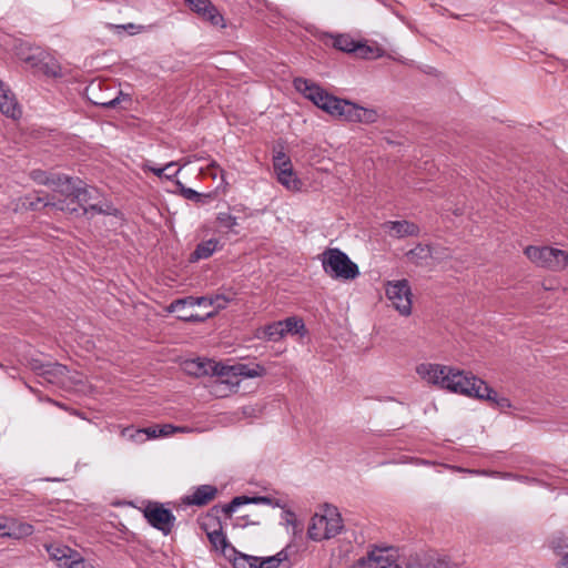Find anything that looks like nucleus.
Here are the masks:
<instances>
[{
	"instance_id": "nucleus-48",
	"label": "nucleus",
	"mask_w": 568,
	"mask_h": 568,
	"mask_svg": "<svg viewBox=\"0 0 568 568\" xmlns=\"http://www.w3.org/2000/svg\"><path fill=\"white\" fill-rule=\"evenodd\" d=\"M278 558L274 556L270 557H260V560L257 561V568H278Z\"/></svg>"
},
{
	"instance_id": "nucleus-53",
	"label": "nucleus",
	"mask_w": 568,
	"mask_h": 568,
	"mask_svg": "<svg viewBox=\"0 0 568 568\" xmlns=\"http://www.w3.org/2000/svg\"><path fill=\"white\" fill-rule=\"evenodd\" d=\"M155 428H156V437H159V436H168V435L172 434L175 430V428L172 425H164L161 428H158V427H155Z\"/></svg>"
},
{
	"instance_id": "nucleus-28",
	"label": "nucleus",
	"mask_w": 568,
	"mask_h": 568,
	"mask_svg": "<svg viewBox=\"0 0 568 568\" xmlns=\"http://www.w3.org/2000/svg\"><path fill=\"white\" fill-rule=\"evenodd\" d=\"M257 337L265 338L271 342L280 341L282 337H284L283 324L281 321H277L262 327L257 333Z\"/></svg>"
},
{
	"instance_id": "nucleus-56",
	"label": "nucleus",
	"mask_w": 568,
	"mask_h": 568,
	"mask_svg": "<svg viewBox=\"0 0 568 568\" xmlns=\"http://www.w3.org/2000/svg\"><path fill=\"white\" fill-rule=\"evenodd\" d=\"M274 557L278 558V565H281L283 561H286L288 559L286 549H282L276 555H274Z\"/></svg>"
},
{
	"instance_id": "nucleus-34",
	"label": "nucleus",
	"mask_w": 568,
	"mask_h": 568,
	"mask_svg": "<svg viewBox=\"0 0 568 568\" xmlns=\"http://www.w3.org/2000/svg\"><path fill=\"white\" fill-rule=\"evenodd\" d=\"M118 212L110 203L100 202V203H91L88 207H84V215H94V214H104V215H115Z\"/></svg>"
},
{
	"instance_id": "nucleus-59",
	"label": "nucleus",
	"mask_w": 568,
	"mask_h": 568,
	"mask_svg": "<svg viewBox=\"0 0 568 568\" xmlns=\"http://www.w3.org/2000/svg\"><path fill=\"white\" fill-rule=\"evenodd\" d=\"M559 568H568V552L562 556Z\"/></svg>"
},
{
	"instance_id": "nucleus-61",
	"label": "nucleus",
	"mask_w": 568,
	"mask_h": 568,
	"mask_svg": "<svg viewBox=\"0 0 568 568\" xmlns=\"http://www.w3.org/2000/svg\"><path fill=\"white\" fill-rule=\"evenodd\" d=\"M48 402L53 403L55 406L62 407V405H61V404H59V403H57V402H54V400H52V399H48Z\"/></svg>"
},
{
	"instance_id": "nucleus-7",
	"label": "nucleus",
	"mask_w": 568,
	"mask_h": 568,
	"mask_svg": "<svg viewBox=\"0 0 568 568\" xmlns=\"http://www.w3.org/2000/svg\"><path fill=\"white\" fill-rule=\"evenodd\" d=\"M293 83L296 91L323 110L331 93L317 83L305 78H296Z\"/></svg>"
},
{
	"instance_id": "nucleus-3",
	"label": "nucleus",
	"mask_w": 568,
	"mask_h": 568,
	"mask_svg": "<svg viewBox=\"0 0 568 568\" xmlns=\"http://www.w3.org/2000/svg\"><path fill=\"white\" fill-rule=\"evenodd\" d=\"M324 272L335 280H354L359 275V268L348 255L339 248H327L322 254Z\"/></svg>"
},
{
	"instance_id": "nucleus-1",
	"label": "nucleus",
	"mask_w": 568,
	"mask_h": 568,
	"mask_svg": "<svg viewBox=\"0 0 568 568\" xmlns=\"http://www.w3.org/2000/svg\"><path fill=\"white\" fill-rule=\"evenodd\" d=\"M416 371L427 383L440 388L487 400L491 407L500 410L511 407L507 397L499 396L485 381L476 377L470 372L439 364H420Z\"/></svg>"
},
{
	"instance_id": "nucleus-11",
	"label": "nucleus",
	"mask_w": 568,
	"mask_h": 568,
	"mask_svg": "<svg viewBox=\"0 0 568 568\" xmlns=\"http://www.w3.org/2000/svg\"><path fill=\"white\" fill-rule=\"evenodd\" d=\"M85 94L92 104L105 109L116 108L120 104L121 99L125 97L122 91H118L112 98L104 97L102 94V82L100 81L91 82L85 89Z\"/></svg>"
},
{
	"instance_id": "nucleus-4",
	"label": "nucleus",
	"mask_w": 568,
	"mask_h": 568,
	"mask_svg": "<svg viewBox=\"0 0 568 568\" xmlns=\"http://www.w3.org/2000/svg\"><path fill=\"white\" fill-rule=\"evenodd\" d=\"M386 296L402 315L412 313V291L407 280L388 282Z\"/></svg>"
},
{
	"instance_id": "nucleus-10",
	"label": "nucleus",
	"mask_w": 568,
	"mask_h": 568,
	"mask_svg": "<svg viewBox=\"0 0 568 568\" xmlns=\"http://www.w3.org/2000/svg\"><path fill=\"white\" fill-rule=\"evenodd\" d=\"M189 8L201 19L215 27H225L224 18L211 0H184Z\"/></svg>"
},
{
	"instance_id": "nucleus-38",
	"label": "nucleus",
	"mask_w": 568,
	"mask_h": 568,
	"mask_svg": "<svg viewBox=\"0 0 568 568\" xmlns=\"http://www.w3.org/2000/svg\"><path fill=\"white\" fill-rule=\"evenodd\" d=\"M357 110V103L344 99L343 110L341 111L338 118L348 122H354Z\"/></svg>"
},
{
	"instance_id": "nucleus-31",
	"label": "nucleus",
	"mask_w": 568,
	"mask_h": 568,
	"mask_svg": "<svg viewBox=\"0 0 568 568\" xmlns=\"http://www.w3.org/2000/svg\"><path fill=\"white\" fill-rule=\"evenodd\" d=\"M176 166V162L172 161L168 164H165L164 166L162 168H156V166H153L152 163L150 161H148L144 165H143V170L144 171H150L152 172L155 176L158 178H165L168 180H171L173 179L174 176L178 175V173L180 172L181 168L176 169L174 172L172 173H166L168 169H172Z\"/></svg>"
},
{
	"instance_id": "nucleus-6",
	"label": "nucleus",
	"mask_w": 568,
	"mask_h": 568,
	"mask_svg": "<svg viewBox=\"0 0 568 568\" xmlns=\"http://www.w3.org/2000/svg\"><path fill=\"white\" fill-rule=\"evenodd\" d=\"M82 181L77 179L74 186L72 187V192H70V196L65 197L67 204H70V207H75L77 211L72 214L79 212V210L84 213V207H88L91 204L92 200H95L99 195V192L95 187L89 185H81Z\"/></svg>"
},
{
	"instance_id": "nucleus-60",
	"label": "nucleus",
	"mask_w": 568,
	"mask_h": 568,
	"mask_svg": "<svg viewBox=\"0 0 568 568\" xmlns=\"http://www.w3.org/2000/svg\"><path fill=\"white\" fill-rule=\"evenodd\" d=\"M122 28H124V29H126V28L128 29H132V28H134V24L133 23H129L128 26H122Z\"/></svg>"
},
{
	"instance_id": "nucleus-41",
	"label": "nucleus",
	"mask_w": 568,
	"mask_h": 568,
	"mask_svg": "<svg viewBox=\"0 0 568 568\" xmlns=\"http://www.w3.org/2000/svg\"><path fill=\"white\" fill-rule=\"evenodd\" d=\"M273 165L277 173L283 169L292 168L291 160L284 152H277V154L273 156Z\"/></svg>"
},
{
	"instance_id": "nucleus-42",
	"label": "nucleus",
	"mask_w": 568,
	"mask_h": 568,
	"mask_svg": "<svg viewBox=\"0 0 568 568\" xmlns=\"http://www.w3.org/2000/svg\"><path fill=\"white\" fill-rule=\"evenodd\" d=\"M52 172L43 171V170H33L30 174L31 179L41 185L50 184Z\"/></svg>"
},
{
	"instance_id": "nucleus-14",
	"label": "nucleus",
	"mask_w": 568,
	"mask_h": 568,
	"mask_svg": "<svg viewBox=\"0 0 568 568\" xmlns=\"http://www.w3.org/2000/svg\"><path fill=\"white\" fill-rule=\"evenodd\" d=\"M68 373L69 369L65 365L48 362L39 377L42 378L41 383L43 384L47 383L54 386L64 387L67 384Z\"/></svg>"
},
{
	"instance_id": "nucleus-2",
	"label": "nucleus",
	"mask_w": 568,
	"mask_h": 568,
	"mask_svg": "<svg viewBox=\"0 0 568 568\" xmlns=\"http://www.w3.org/2000/svg\"><path fill=\"white\" fill-rule=\"evenodd\" d=\"M196 366V371H192L196 375H213L221 378L220 385L225 384L231 388L237 387L240 381H233L231 378L244 377L255 378L266 374V369L261 364H243L237 363L232 366H225L213 361H192L189 367Z\"/></svg>"
},
{
	"instance_id": "nucleus-15",
	"label": "nucleus",
	"mask_w": 568,
	"mask_h": 568,
	"mask_svg": "<svg viewBox=\"0 0 568 568\" xmlns=\"http://www.w3.org/2000/svg\"><path fill=\"white\" fill-rule=\"evenodd\" d=\"M217 488L213 485H200L195 487L192 494L182 498V503L187 506H204L215 498Z\"/></svg>"
},
{
	"instance_id": "nucleus-57",
	"label": "nucleus",
	"mask_w": 568,
	"mask_h": 568,
	"mask_svg": "<svg viewBox=\"0 0 568 568\" xmlns=\"http://www.w3.org/2000/svg\"><path fill=\"white\" fill-rule=\"evenodd\" d=\"M12 532L7 531V525L3 523L2 518L0 517V537L6 536H12Z\"/></svg>"
},
{
	"instance_id": "nucleus-16",
	"label": "nucleus",
	"mask_w": 568,
	"mask_h": 568,
	"mask_svg": "<svg viewBox=\"0 0 568 568\" xmlns=\"http://www.w3.org/2000/svg\"><path fill=\"white\" fill-rule=\"evenodd\" d=\"M0 111L12 119H17L21 114L14 94L3 82L0 84Z\"/></svg>"
},
{
	"instance_id": "nucleus-21",
	"label": "nucleus",
	"mask_w": 568,
	"mask_h": 568,
	"mask_svg": "<svg viewBox=\"0 0 568 568\" xmlns=\"http://www.w3.org/2000/svg\"><path fill=\"white\" fill-rule=\"evenodd\" d=\"M220 241L217 239H209L199 243L191 254V261L196 262L211 257L219 248Z\"/></svg>"
},
{
	"instance_id": "nucleus-39",
	"label": "nucleus",
	"mask_w": 568,
	"mask_h": 568,
	"mask_svg": "<svg viewBox=\"0 0 568 568\" xmlns=\"http://www.w3.org/2000/svg\"><path fill=\"white\" fill-rule=\"evenodd\" d=\"M293 169H283L277 173L278 182L282 183L287 189H295L297 186L298 181L293 178Z\"/></svg>"
},
{
	"instance_id": "nucleus-23",
	"label": "nucleus",
	"mask_w": 568,
	"mask_h": 568,
	"mask_svg": "<svg viewBox=\"0 0 568 568\" xmlns=\"http://www.w3.org/2000/svg\"><path fill=\"white\" fill-rule=\"evenodd\" d=\"M432 256V247L420 243L406 253L407 260L417 266H423Z\"/></svg>"
},
{
	"instance_id": "nucleus-40",
	"label": "nucleus",
	"mask_w": 568,
	"mask_h": 568,
	"mask_svg": "<svg viewBox=\"0 0 568 568\" xmlns=\"http://www.w3.org/2000/svg\"><path fill=\"white\" fill-rule=\"evenodd\" d=\"M230 297L223 294H216L214 296H209V306H213L215 308L213 311L215 315L220 310H224L230 303Z\"/></svg>"
},
{
	"instance_id": "nucleus-12",
	"label": "nucleus",
	"mask_w": 568,
	"mask_h": 568,
	"mask_svg": "<svg viewBox=\"0 0 568 568\" xmlns=\"http://www.w3.org/2000/svg\"><path fill=\"white\" fill-rule=\"evenodd\" d=\"M383 231L394 239H404L408 236H418L420 229L419 226L410 221H386L382 224Z\"/></svg>"
},
{
	"instance_id": "nucleus-46",
	"label": "nucleus",
	"mask_w": 568,
	"mask_h": 568,
	"mask_svg": "<svg viewBox=\"0 0 568 568\" xmlns=\"http://www.w3.org/2000/svg\"><path fill=\"white\" fill-rule=\"evenodd\" d=\"M407 568H449L448 562L444 559H437L435 561H430L426 565L420 564H409Z\"/></svg>"
},
{
	"instance_id": "nucleus-47",
	"label": "nucleus",
	"mask_w": 568,
	"mask_h": 568,
	"mask_svg": "<svg viewBox=\"0 0 568 568\" xmlns=\"http://www.w3.org/2000/svg\"><path fill=\"white\" fill-rule=\"evenodd\" d=\"M357 47L358 49L354 53L359 58L369 59L374 53V49L363 42L358 41Z\"/></svg>"
},
{
	"instance_id": "nucleus-30",
	"label": "nucleus",
	"mask_w": 568,
	"mask_h": 568,
	"mask_svg": "<svg viewBox=\"0 0 568 568\" xmlns=\"http://www.w3.org/2000/svg\"><path fill=\"white\" fill-rule=\"evenodd\" d=\"M283 324V334H300L304 335L306 333L305 324L302 318L296 316L287 317L281 321Z\"/></svg>"
},
{
	"instance_id": "nucleus-64",
	"label": "nucleus",
	"mask_w": 568,
	"mask_h": 568,
	"mask_svg": "<svg viewBox=\"0 0 568 568\" xmlns=\"http://www.w3.org/2000/svg\"><path fill=\"white\" fill-rule=\"evenodd\" d=\"M2 83V81L0 80V84Z\"/></svg>"
},
{
	"instance_id": "nucleus-55",
	"label": "nucleus",
	"mask_w": 568,
	"mask_h": 568,
	"mask_svg": "<svg viewBox=\"0 0 568 568\" xmlns=\"http://www.w3.org/2000/svg\"><path fill=\"white\" fill-rule=\"evenodd\" d=\"M212 169H214L215 171L212 173L213 178L216 179L217 176V173L221 175L222 180H224V170L220 168V165H217L215 162H213L211 165H210Z\"/></svg>"
},
{
	"instance_id": "nucleus-62",
	"label": "nucleus",
	"mask_w": 568,
	"mask_h": 568,
	"mask_svg": "<svg viewBox=\"0 0 568 568\" xmlns=\"http://www.w3.org/2000/svg\"><path fill=\"white\" fill-rule=\"evenodd\" d=\"M173 169H174V168H172V169H168L166 173H172V172H174L175 170H173Z\"/></svg>"
},
{
	"instance_id": "nucleus-51",
	"label": "nucleus",
	"mask_w": 568,
	"mask_h": 568,
	"mask_svg": "<svg viewBox=\"0 0 568 568\" xmlns=\"http://www.w3.org/2000/svg\"><path fill=\"white\" fill-rule=\"evenodd\" d=\"M557 260H558V266L556 267L557 271H562L566 267H568V252L559 250L557 252Z\"/></svg>"
},
{
	"instance_id": "nucleus-8",
	"label": "nucleus",
	"mask_w": 568,
	"mask_h": 568,
	"mask_svg": "<svg viewBox=\"0 0 568 568\" xmlns=\"http://www.w3.org/2000/svg\"><path fill=\"white\" fill-rule=\"evenodd\" d=\"M558 248L550 246L529 245L525 248V255L537 266L548 268L556 272L558 266L557 260Z\"/></svg>"
},
{
	"instance_id": "nucleus-24",
	"label": "nucleus",
	"mask_w": 568,
	"mask_h": 568,
	"mask_svg": "<svg viewBox=\"0 0 568 568\" xmlns=\"http://www.w3.org/2000/svg\"><path fill=\"white\" fill-rule=\"evenodd\" d=\"M326 525L327 520L322 515H314L307 529L308 538L315 541L326 539Z\"/></svg>"
},
{
	"instance_id": "nucleus-18",
	"label": "nucleus",
	"mask_w": 568,
	"mask_h": 568,
	"mask_svg": "<svg viewBox=\"0 0 568 568\" xmlns=\"http://www.w3.org/2000/svg\"><path fill=\"white\" fill-rule=\"evenodd\" d=\"M47 551L50 558L57 561L60 568H65L70 560L73 558V555L78 552L68 546L59 544H51L47 546Z\"/></svg>"
},
{
	"instance_id": "nucleus-37",
	"label": "nucleus",
	"mask_w": 568,
	"mask_h": 568,
	"mask_svg": "<svg viewBox=\"0 0 568 568\" xmlns=\"http://www.w3.org/2000/svg\"><path fill=\"white\" fill-rule=\"evenodd\" d=\"M344 99L337 98L333 94L327 99L323 111L328 113L332 116H339L341 111L343 110Z\"/></svg>"
},
{
	"instance_id": "nucleus-27",
	"label": "nucleus",
	"mask_w": 568,
	"mask_h": 568,
	"mask_svg": "<svg viewBox=\"0 0 568 568\" xmlns=\"http://www.w3.org/2000/svg\"><path fill=\"white\" fill-rule=\"evenodd\" d=\"M328 37L332 39V45L336 50L354 53L358 49V41H355L349 34H328Z\"/></svg>"
},
{
	"instance_id": "nucleus-20",
	"label": "nucleus",
	"mask_w": 568,
	"mask_h": 568,
	"mask_svg": "<svg viewBox=\"0 0 568 568\" xmlns=\"http://www.w3.org/2000/svg\"><path fill=\"white\" fill-rule=\"evenodd\" d=\"M207 538L213 548L221 551L223 556L231 558L232 555L236 552L235 547L229 542L223 532V528L217 531L209 532Z\"/></svg>"
},
{
	"instance_id": "nucleus-49",
	"label": "nucleus",
	"mask_w": 568,
	"mask_h": 568,
	"mask_svg": "<svg viewBox=\"0 0 568 568\" xmlns=\"http://www.w3.org/2000/svg\"><path fill=\"white\" fill-rule=\"evenodd\" d=\"M282 518L283 520H285V524L287 526H292L293 528H296L298 526L295 513L291 509H287L286 507L283 509Z\"/></svg>"
},
{
	"instance_id": "nucleus-36",
	"label": "nucleus",
	"mask_w": 568,
	"mask_h": 568,
	"mask_svg": "<svg viewBox=\"0 0 568 568\" xmlns=\"http://www.w3.org/2000/svg\"><path fill=\"white\" fill-rule=\"evenodd\" d=\"M216 221L222 227L231 231L234 234H239V232L235 231V226L239 225L236 216L232 215L229 212H219L216 215Z\"/></svg>"
},
{
	"instance_id": "nucleus-17",
	"label": "nucleus",
	"mask_w": 568,
	"mask_h": 568,
	"mask_svg": "<svg viewBox=\"0 0 568 568\" xmlns=\"http://www.w3.org/2000/svg\"><path fill=\"white\" fill-rule=\"evenodd\" d=\"M222 507L223 506H214L207 511V514L197 519L201 529L205 531L206 536L209 535V532L222 529V523L219 516L220 513L225 514L222 510Z\"/></svg>"
},
{
	"instance_id": "nucleus-29",
	"label": "nucleus",
	"mask_w": 568,
	"mask_h": 568,
	"mask_svg": "<svg viewBox=\"0 0 568 568\" xmlns=\"http://www.w3.org/2000/svg\"><path fill=\"white\" fill-rule=\"evenodd\" d=\"M36 73L43 74L51 78L61 77V67L59 63L48 53L47 59H43L39 69Z\"/></svg>"
},
{
	"instance_id": "nucleus-45",
	"label": "nucleus",
	"mask_w": 568,
	"mask_h": 568,
	"mask_svg": "<svg viewBox=\"0 0 568 568\" xmlns=\"http://www.w3.org/2000/svg\"><path fill=\"white\" fill-rule=\"evenodd\" d=\"M213 316H214V312H210L205 316H201L199 314H179L178 318L181 321H184V322H189V323H202L205 320L213 317Z\"/></svg>"
},
{
	"instance_id": "nucleus-43",
	"label": "nucleus",
	"mask_w": 568,
	"mask_h": 568,
	"mask_svg": "<svg viewBox=\"0 0 568 568\" xmlns=\"http://www.w3.org/2000/svg\"><path fill=\"white\" fill-rule=\"evenodd\" d=\"M549 547L557 554H562L566 549H568L567 540L561 536H556L549 541Z\"/></svg>"
},
{
	"instance_id": "nucleus-32",
	"label": "nucleus",
	"mask_w": 568,
	"mask_h": 568,
	"mask_svg": "<svg viewBox=\"0 0 568 568\" xmlns=\"http://www.w3.org/2000/svg\"><path fill=\"white\" fill-rule=\"evenodd\" d=\"M234 568H257L260 557L248 556L236 550L230 558Z\"/></svg>"
},
{
	"instance_id": "nucleus-50",
	"label": "nucleus",
	"mask_w": 568,
	"mask_h": 568,
	"mask_svg": "<svg viewBox=\"0 0 568 568\" xmlns=\"http://www.w3.org/2000/svg\"><path fill=\"white\" fill-rule=\"evenodd\" d=\"M34 49V47H31L30 44L28 43H20L17 48H16V54L18 57V59L24 63V57H28L30 55V52L31 50Z\"/></svg>"
},
{
	"instance_id": "nucleus-44",
	"label": "nucleus",
	"mask_w": 568,
	"mask_h": 568,
	"mask_svg": "<svg viewBox=\"0 0 568 568\" xmlns=\"http://www.w3.org/2000/svg\"><path fill=\"white\" fill-rule=\"evenodd\" d=\"M65 568H95L89 560L84 559L79 552L73 555Z\"/></svg>"
},
{
	"instance_id": "nucleus-25",
	"label": "nucleus",
	"mask_w": 568,
	"mask_h": 568,
	"mask_svg": "<svg viewBox=\"0 0 568 568\" xmlns=\"http://www.w3.org/2000/svg\"><path fill=\"white\" fill-rule=\"evenodd\" d=\"M121 435L135 443H142L150 438L156 437V428L148 427L142 429H135L134 427H125L122 429Z\"/></svg>"
},
{
	"instance_id": "nucleus-54",
	"label": "nucleus",
	"mask_w": 568,
	"mask_h": 568,
	"mask_svg": "<svg viewBox=\"0 0 568 568\" xmlns=\"http://www.w3.org/2000/svg\"><path fill=\"white\" fill-rule=\"evenodd\" d=\"M18 529L21 536H29L33 532V526L30 524H21Z\"/></svg>"
},
{
	"instance_id": "nucleus-58",
	"label": "nucleus",
	"mask_w": 568,
	"mask_h": 568,
	"mask_svg": "<svg viewBox=\"0 0 568 568\" xmlns=\"http://www.w3.org/2000/svg\"><path fill=\"white\" fill-rule=\"evenodd\" d=\"M186 197L193 200L199 196V193L192 189L185 190Z\"/></svg>"
},
{
	"instance_id": "nucleus-13",
	"label": "nucleus",
	"mask_w": 568,
	"mask_h": 568,
	"mask_svg": "<svg viewBox=\"0 0 568 568\" xmlns=\"http://www.w3.org/2000/svg\"><path fill=\"white\" fill-rule=\"evenodd\" d=\"M23 205H26L30 210L51 207L68 213H73L77 211L75 207H70V204H67V200L53 201L49 196H41L40 193H37L34 196H27Z\"/></svg>"
},
{
	"instance_id": "nucleus-19",
	"label": "nucleus",
	"mask_w": 568,
	"mask_h": 568,
	"mask_svg": "<svg viewBox=\"0 0 568 568\" xmlns=\"http://www.w3.org/2000/svg\"><path fill=\"white\" fill-rule=\"evenodd\" d=\"M326 520V539L337 536L343 529V520L341 514L335 507H326L325 514L322 515Z\"/></svg>"
},
{
	"instance_id": "nucleus-5",
	"label": "nucleus",
	"mask_w": 568,
	"mask_h": 568,
	"mask_svg": "<svg viewBox=\"0 0 568 568\" xmlns=\"http://www.w3.org/2000/svg\"><path fill=\"white\" fill-rule=\"evenodd\" d=\"M143 514L148 523L164 535H169L175 524V516L160 503H149Z\"/></svg>"
},
{
	"instance_id": "nucleus-26",
	"label": "nucleus",
	"mask_w": 568,
	"mask_h": 568,
	"mask_svg": "<svg viewBox=\"0 0 568 568\" xmlns=\"http://www.w3.org/2000/svg\"><path fill=\"white\" fill-rule=\"evenodd\" d=\"M201 305L209 306V296H186L184 298L175 300L168 306V311L170 313H174L179 312L181 308H185L186 306L194 307Z\"/></svg>"
},
{
	"instance_id": "nucleus-22",
	"label": "nucleus",
	"mask_w": 568,
	"mask_h": 568,
	"mask_svg": "<svg viewBox=\"0 0 568 568\" xmlns=\"http://www.w3.org/2000/svg\"><path fill=\"white\" fill-rule=\"evenodd\" d=\"M51 180L49 186H52L55 192L65 197L70 196V192H72V187L77 182L73 178L61 173H52Z\"/></svg>"
},
{
	"instance_id": "nucleus-9",
	"label": "nucleus",
	"mask_w": 568,
	"mask_h": 568,
	"mask_svg": "<svg viewBox=\"0 0 568 568\" xmlns=\"http://www.w3.org/2000/svg\"><path fill=\"white\" fill-rule=\"evenodd\" d=\"M255 504V505H268L273 508L284 509L286 504L278 498L270 497V496H236L229 504L223 505L222 510L226 516H231L233 513L237 510L240 506Z\"/></svg>"
},
{
	"instance_id": "nucleus-63",
	"label": "nucleus",
	"mask_w": 568,
	"mask_h": 568,
	"mask_svg": "<svg viewBox=\"0 0 568 568\" xmlns=\"http://www.w3.org/2000/svg\"><path fill=\"white\" fill-rule=\"evenodd\" d=\"M184 310H185V308H181L178 313L185 314V313H184Z\"/></svg>"
},
{
	"instance_id": "nucleus-35",
	"label": "nucleus",
	"mask_w": 568,
	"mask_h": 568,
	"mask_svg": "<svg viewBox=\"0 0 568 568\" xmlns=\"http://www.w3.org/2000/svg\"><path fill=\"white\" fill-rule=\"evenodd\" d=\"M378 120V113L375 109L358 105L354 123H375Z\"/></svg>"
},
{
	"instance_id": "nucleus-52",
	"label": "nucleus",
	"mask_w": 568,
	"mask_h": 568,
	"mask_svg": "<svg viewBox=\"0 0 568 568\" xmlns=\"http://www.w3.org/2000/svg\"><path fill=\"white\" fill-rule=\"evenodd\" d=\"M47 363L41 362L40 359H32L30 362L31 369L40 376V373L43 372V368L45 367Z\"/></svg>"
},
{
	"instance_id": "nucleus-33",
	"label": "nucleus",
	"mask_w": 568,
	"mask_h": 568,
	"mask_svg": "<svg viewBox=\"0 0 568 568\" xmlns=\"http://www.w3.org/2000/svg\"><path fill=\"white\" fill-rule=\"evenodd\" d=\"M47 54L48 53L40 47H34V49L31 50L30 55L24 57V64L36 73L43 59H47Z\"/></svg>"
}]
</instances>
